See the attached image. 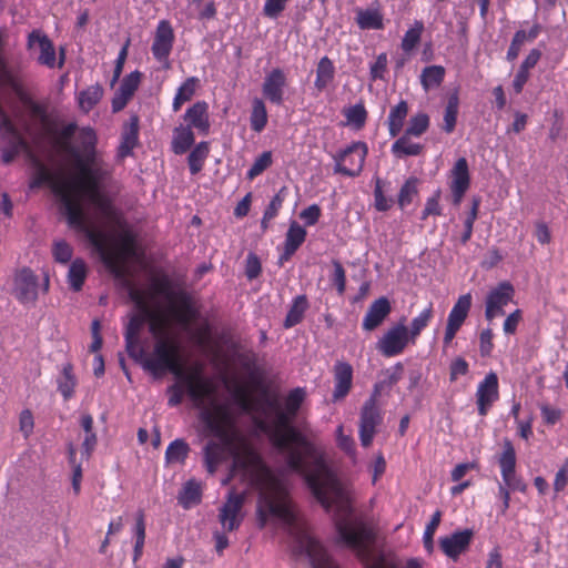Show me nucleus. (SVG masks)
<instances>
[{"instance_id": "1", "label": "nucleus", "mask_w": 568, "mask_h": 568, "mask_svg": "<svg viewBox=\"0 0 568 568\" xmlns=\"http://www.w3.org/2000/svg\"><path fill=\"white\" fill-rule=\"evenodd\" d=\"M262 403V413L267 417L273 416V422H262L260 427L268 435L274 448L284 455L286 467L303 478L312 496L323 508L331 506L333 496L339 506H346L351 483L338 476L315 440L290 425V416L284 413L277 396L265 392Z\"/></svg>"}, {"instance_id": "2", "label": "nucleus", "mask_w": 568, "mask_h": 568, "mask_svg": "<svg viewBox=\"0 0 568 568\" xmlns=\"http://www.w3.org/2000/svg\"><path fill=\"white\" fill-rule=\"evenodd\" d=\"M349 498L346 506H339L333 496L329 507L324 508L333 515L337 539L341 544L356 552L366 568H398L389 562L383 552H377L375 546V532L364 520L355 518V489L351 484ZM405 568H423L416 558L407 561Z\"/></svg>"}, {"instance_id": "3", "label": "nucleus", "mask_w": 568, "mask_h": 568, "mask_svg": "<svg viewBox=\"0 0 568 568\" xmlns=\"http://www.w3.org/2000/svg\"><path fill=\"white\" fill-rule=\"evenodd\" d=\"M131 358L155 377H160L166 372L174 375L179 382L185 384L189 397L197 405H202L205 397L211 394L206 379L200 377L196 385L194 378L184 373L175 349L163 338L156 341L151 356L146 354L143 347H140L135 352V357Z\"/></svg>"}, {"instance_id": "4", "label": "nucleus", "mask_w": 568, "mask_h": 568, "mask_svg": "<svg viewBox=\"0 0 568 568\" xmlns=\"http://www.w3.org/2000/svg\"><path fill=\"white\" fill-rule=\"evenodd\" d=\"M257 527L265 528L268 517H273L285 526L293 528L296 525V515L292 509L285 490L280 487L276 493H262L258 498L257 509Z\"/></svg>"}, {"instance_id": "5", "label": "nucleus", "mask_w": 568, "mask_h": 568, "mask_svg": "<svg viewBox=\"0 0 568 568\" xmlns=\"http://www.w3.org/2000/svg\"><path fill=\"white\" fill-rule=\"evenodd\" d=\"M366 154V143L353 142L334 158L336 161L334 172L352 178L357 176L363 170Z\"/></svg>"}, {"instance_id": "6", "label": "nucleus", "mask_w": 568, "mask_h": 568, "mask_svg": "<svg viewBox=\"0 0 568 568\" xmlns=\"http://www.w3.org/2000/svg\"><path fill=\"white\" fill-rule=\"evenodd\" d=\"M501 477L505 485L511 490L525 493L526 484L516 475V452L509 439L504 440V450L498 458Z\"/></svg>"}, {"instance_id": "7", "label": "nucleus", "mask_w": 568, "mask_h": 568, "mask_svg": "<svg viewBox=\"0 0 568 568\" xmlns=\"http://www.w3.org/2000/svg\"><path fill=\"white\" fill-rule=\"evenodd\" d=\"M405 318L389 328L377 342L376 348L385 356L392 357L400 354L410 339L408 328L404 324Z\"/></svg>"}, {"instance_id": "8", "label": "nucleus", "mask_w": 568, "mask_h": 568, "mask_svg": "<svg viewBox=\"0 0 568 568\" xmlns=\"http://www.w3.org/2000/svg\"><path fill=\"white\" fill-rule=\"evenodd\" d=\"M298 545L301 551L310 559L312 568H339L314 537L303 532L298 538Z\"/></svg>"}, {"instance_id": "9", "label": "nucleus", "mask_w": 568, "mask_h": 568, "mask_svg": "<svg viewBox=\"0 0 568 568\" xmlns=\"http://www.w3.org/2000/svg\"><path fill=\"white\" fill-rule=\"evenodd\" d=\"M514 294V286L507 281L499 283L493 288L486 298V318L491 321L498 315H504L503 307L513 301Z\"/></svg>"}, {"instance_id": "10", "label": "nucleus", "mask_w": 568, "mask_h": 568, "mask_svg": "<svg viewBox=\"0 0 568 568\" xmlns=\"http://www.w3.org/2000/svg\"><path fill=\"white\" fill-rule=\"evenodd\" d=\"M376 404L377 400L369 397L362 407L359 439L364 447L371 446L375 435L376 425L381 422V415Z\"/></svg>"}, {"instance_id": "11", "label": "nucleus", "mask_w": 568, "mask_h": 568, "mask_svg": "<svg viewBox=\"0 0 568 568\" xmlns=\"http://www.w3.org/2000/svg\"><path fill=\"white\" fill-rule=\"evenodd\" d=\"M4 47V31L0 30V87L10 88L14 94L18 97L20 102L29 109L30 105L34 102L32 98L24 91L21 83L13 75L11 70L9 69L6 60L2 57V49Z\"/></svg>"}, {"instance_id": "12", "label": "nucleus", "mask_w": 568, "mask_h": 568, "mask_svg": "<svg viewBox=\"0 0 568 568\" xmlns=\"http://www.w3.org/2000/svg\"><path fill=\"white\" fill-rule=\"evenodd\" d=\"M13 294L23 304L37 300L38 277L30 268L24 267L16 274Z\"/></svg>"}, {"instance_id": "13", "label": "nucleus", "mask_w": 568, "mask_h": 568, "mask_svg": "<svg viewBox=\"0 0 568 568\" xmlns=\"http://www.w3.org/2000/svg\"><path fill=\"white\" fill-rule=\"evenodd\" d=\"M474 537L473 529L457 530L449 536L439 539V546L443 552L450 559L456 560L465 552Z\"/></svg>"}, {"instance_id": "14", "label": "nucleus", "mask_w": 568, "mask_h": 568, "mask_svg": "<svg viewBox=\"0 0 568 568\" xmlns=\"http://www.w3.org/2000/svg\"><path fill=\"white\" fill-rule=\"evenodd\" d=\"M498 377L496 373L490 372L478 385L476 397L478 413L485 416L495 400L498 399Z\"/></svg>"}, {"instance_id": "15", "label": "nucleus", "mask_w": 568, "mask_h": 568, "mask_svg": "<svg viewBox=\"0 0 568 568\" xmlns=\"http://www.w3.org/2000/svg\"><path fill=\"white\" fill-rule=\"evenodd\" d=\"M286 75L282 69L275 68L264 79L262 85L263 95L273 104L281 105L284 101V88Z\"/></svg>"}, {"instance_id": "16", "label": "nucleus", "mask_w": 568, "mask_h": 568, "mask_svg": "<svg viewBox=\"0 0 568 568\" xmlns=\"http://www.w3.org/2000/svg\"><path fill=\"white\" fill-rule=\"evenodd\" d=\"M174 41V32L169 21L159 22L152 43V53L158 61L166 60L171 53Z\"/></svg>"}, {"instance_id": "17", "label": "nucleus", "mask_w": 568, "mask_h": 568, "mask_svg": "<svg viewBox=\"0 0 568 568\" xmlns=\"http://www.w3.org/2000/svg\"><path fill=\"white\" fill-rule=\"evenodd\" d=\"M392 312V305L387 297L381 296L375 300L367 308L362 327L366 332H372L383 324Z\"/></svg>"}, {"instance_id": "18", "label": "nucleus", "mask_w": 568, "mask_h": 568, "mask_svg": "<svg viewBox=\"0 0 568 568\" xmlns=\"http://www.w3.org/2000/svg\"><path fill=\"white\" fill-rule=\"evenodd\" d=\"M28 47L34 52H39L37 58L40 64L53 68L55 64V50L52 41L47 36H41L33 31L29 34Z\"/></svg>"}, {"instance_id": "19", "label": "nucleus", "mask_w": 568, "mask_h": 568, "mask_svg": "<svg viewBox=\"0 0 568 568\" xmlns=\"http://www.w3.org/2000/svg\"><path fill=\"white\" fill-rule=\"evenodd\" d=\"M149 313L144 308L139 314H132L129 323L125 327L124 338H125V349L130 357H135V352L141 347L140 346V332L148 321Z\"/></svg>"}, {"instance_id": "20", "label": "nucleus", "mask_w": 568, "mask_h": 568, "mask_svg": "<svg viewBox=\"0 0 568 568\" xmlns=\"http://www.w3.org/2000/svg\"><path fill=\"white\" fill-rule=\"evenodd\" d=\"M244 503L243 495L231 493L227 500L220 509V521L227 531L239 528L240 519L236 517Z\"/></svg>"}, {"instance_id": "21", "label": "nucleus", "mask_w": 568, "mask_h": 568, "mask_svg": "<svg viewBox=\"0 0 568 568\" xmlns=\"http://www.w3.org/2000/svg\"><path fill=\"white\" fill-rule=\"evenodd\" d=\"M207 103L205 101H197L184 113V121L187 122L185 126L191 130L195 128L202 134L206 135L210 131V121L207 114Z\"/></svg>"}, {"instance_id": "22", "label": "nucleus", "mask_w": 568, "mask_h": 568, "mask_svg": "<svg viewBox=\"0 0 568 568\" xmlns=\"http://www.w3.org/2000/svg\"><path fill=\"white\" fill-rule=\"evenodd\" d=\"M334 381L333 399L336 402L344 398L351 390L353 382L352 365L346 362H337L334 366Z\"/></svg>"}, {"instance_id": "23", "label": "nucleus", "mask_w": 568, "mask_h": 568, "mask_svg": "<svg viewBox=\"0 0 568 568\" xmlns=\"http://www.w3.org/2000/svg\"><path fill=\"white\" fill-rule=\"evenodd\" d=\"M404 373V366L402 363L395 364L392 368H387L381 372L384 376L383 379L378 381L373 388L371 394V398L377 400V397L386 389H390L395 384H397Z\"/></svg>"}, {"instance_id": "24", "label": "nucleus", "mask_w": 568, "mask_h": 568, "mask_svg": "<svg viewBox=\"0 0 568 568\" xmlns=\"http://www.w3.org/2000/svg\"><path fill=\"white\" fill-rule=\"evenodd\" d=\"M81 173L87 178L85 193L87 195L101 192L102 183L109 176V171L88 164L81 165Z\"/></svg>"}, {"instance_id": "25", "label": "nucleus", "mask_w": 568, "mask_h": 568, "mask_svg": "<svg viewBox=\"0 0 568 568\" xmlns=\"http://www.w3.org/2000/svg\"><path fill=\"white\" fill-rule=\"evenodd\" d=\"M541 57V52L537 49H532L525 60L521 62L519 70L517 71L513 81V87L516 93H520L525 83L529 77V70L535 68Z\"/></svg>"}, {"instance_id": "26", "label": "nucleus", "mask_w": 568, "mask_h": 568, "mask_svg": "<svg viewBox=\"0 0 568 568\" xmlns=\"http://www.w3.org/2000/svg\"><path fill=\"white\" fill-rule=\"evenodd\" d=\"M470 306L471 295H460L448 315L447 325L460 328L467 318Z\"/></svg>"}, {"instance_id": "27", "label": "nucleus", "mask_w": 568, "mask_h": 568, "mask_svg": "<svg viewBox=\"0 0 568 568\" xmlns=\"http://www.w3.org/2000/svg\"><path fill=\"white\" fill-rule=\"evenodd\" d=\"M407 114L408 104L405 100L399 101L398 104L392 108L387 119L388 131L390 136L395 138L400 133Z\"/></svg>"}, {"instance_id": "28", "label": "nucleus", "mask_w": 568, "mask_h": 568, "mask_svg": "<svg viewBox=\"0 0 568 568\" xmlns=\"http://www.w3.org/2000/svg\"><path fill=\"white\" fill-rule=\"evenodd\" d=\"M194 143V133L189 126L180 125L174 129L172 151L175 154H184Z\"/></svg>"}, {"instance_id": "29", "label": "nucleus", "mask_w": 568, "mask_h": 568, "mask_svg": "<svg viewBox=\"0 0 568 568\" xmlns=\"http://www.w3.org/2000/svg\"><path fill=\"white\" fill-rule=\"evenodd\" d=\"M202 490L200 484L194 479H190L184 484L178 499L183 508L189 509L191 506L200 504Z\"/></svg>"}, {"instance_id": "30", "label": "nucleus", "mask_w": 568, "mask_h": 568, "mask_svg": "<svg viewBox=\"0 0 568 568\" xmlns=\"http://www.w3.org/2000/svg\"><path fill=\"white\" fill-rule=\"evenodd\" d=\"M424 146L419 143H410V136L402 135L392 145V153L403 159L405 156H417L423 152Z\"/></svg>"}, {"instance_id": "31", "label": "nucleus", "mask_w": 568, "mask_h": 568, "mask_svg": "<svg viewBox=\"0 0 568 568\" xmlns=\"http://www.w3.org/2000/svg\"><path fill=\"white\" fill-rule=\"evenodd\" d=\"M307 306L308 302L305 295L296 296L284 320V327L291 328L301 323Z\"/></svg>"}, {"instance_id": "32", "label": "nucleus", "mask_w": 568, "mask_h": 568, "mask_svg": "<svg viewBox=\"0 0 568 568\" xmlns=\"http://www.w3.org/2000/svg\"><path fill=\"white\" fill-rule=\"evenodd\" d=\"M102 97V85L99 83L91 85L79 93V106L82 111L89 112L100 102Z\"/></svg>"}, {"instance_id": "33", "label": "nucleus", "mask_w": 568, "mask_h": 568, "mask_svg": "<svg viewBox=\"0 0 568 568\" xmlns=\"http://www.w3.org/2000/svg\"><path fill=\"white\" fill-rule=\"evenodd\" d=\"M356 23L362 30H379L383 29V17L377 10L366 9L358 10Z\"/></svg>"}, {"instance_id": "34", "label": "nucleus", "mask_w": 568, "mask_h": 568, "mask_svg": "<svg viewBox=\"0 0 568 568\" xmlns=\"http://www.w3.org/2000/svg\"><path fill=\"white\" fill-rule=\"evenodd\" d=\"M87 274V265L82 260L77 258L71 263L68 272V282L72 291L79 292L82 290Z\"/></svg>"}, {"instance_id": "35", "label": "nucleus", "mask_w": 568, "mask_h": 568, "mask_svg": "<svg viewBox=\"0 0 568 568\" xmlns=\"http://www.w3.org/2000/svg\"><path fill=\"white\" fill-rule=\"evenodd\" d=\"M200 83V80L196 77L187 78L181 87L178 89V92L173 100V111H179L184 102H187L192 99L195 93V90Z\"/></svg>"}, {"instance_id": "36", "label": "nucleus", "mask_w": 568, "mask_h": 568, "mask_svg": "<svg viewBox=\"0 0 568 568\" xmlns=\"http://www.w3.org/2000/svg\"><path fill=\"white\" fill-rule=\"evenodd\" d=\"M335 69L328 57H323L316 68L315 88L323 91L327 84L334 79Z\"/></svg>"}, {"instance_id": "37", "label": "nucleus", "mask_w": 568, "mask_h": 568, "mask_svg": "<svg viewBox=\"0 0 568 568\" xmlns=\"http://www.w3.org/2000/svg\"><path fill=\"white\" fill-rule=\"evenodd\" d=\"M458 106H459V97H458V92L455 91L454 93H452L448 97V101L445 106L443 130L446 133H452L456 128Z\"/></svg>"}, {"instance_id": "38", "label": "nucleus", "mask_w": 568, "mask_h": 568, "mask_svg": "<svg viewBox=\"0 0 568 568\" xmlns=\"http://www.w3.org/2000/svg\"><path fill=\"white\" fill-rule=\"evenodd\" d=\"M445 77V68L442 65H428L423 69L420 83L425 91L430 88L439 87Z\"/></svg>"}, {"instance_id": "39", "label": "nucleus", "mask_w": 568, "mask_h": 568, "mask_svg": "<svg viewBox=\"0 0 568 568\" xmlns=\"http://www.w3.org/2000/svg\"><path fill=\"white\" fill-rule=\"evenodd\" d=\"M72 369L73 367L70 363L65 364L62 368L61 376L57 381L58 389L65 400L73 396L74 387L77 385V378L73 375Z\"/></svg>"}, {"instance_id": "40", "label": "nucleus", "mask_w": 568, "mask_h": 568, "mask_svg": "<svg viewBox=\"0 0 568 568\" xmlns=\"http://www.w3.org/2000/svg\"><path fill=\"white\" fill-rule=\"evenodd\" d=\"M189 452V444L184 439L178 438L168 446L165 452V462L166 464H182L187 458Z\"/></svg>"}, {"instance_id": "41", "label": "nucleus", "mask_w": 568, "mask_h": 568, "mask_svg": "<svg viewBox=\"0 0 568 568\" xmlns=\"http://www.w3.org/2000/svg\"><path fill=\"white\" fill-rule=\"evenodd\" d=\"M210 152L209 143L203 141L200 142L189 154L187 164L190 168L191 174H197L203 166L205 159L207 158Z\"/></svg>"}, {"instance_id": "42", "label": "nucleus", "mask_w": 568, "mask_h": 568, "mask_svg": "<svg viewBox=\"0 0 568 568\" xmlns=\"http://www.w3.org/2000/svg\"><path fill=\"white\" fill-rule=\"evenodd\" d=\"M139 119L138 116L131 118V125L128 131L124 132L122 136V142L119 148V154L121 156H126L131 153L132 149L135 146L138 142V132H139Z\"/></svg>"}, {"instance_id": "43", "label": "nucleus", "mask_w": 568, "mask_h": 568, "mask_svg": "<svg viewBox=\"0 0 568 568\" xmlns=\"http://www.w3.org/2000/svg\"><path fill=\"white\" fill-rule=\"evenodd\" d=\"M251 129L261 132L267 123V112L264 102L261 99H254L251 112Z\"/></svg>"}, {"instance_id": "44", "label": "nucleus", "mask_w": 568, "mask_h": 568, "mask_svg": "<svg viewBox=\"0 0 568 568\" xmlns=\"http://www.w3.org/2000/svg\"><path fill=\"white\" fill-rule=\"evenodd\" d=\"M222 459V449L221 446L211 440L204 446V464L206 470L210 474H214L216 471L217 465Z\"/></svg>"}, {"instance_id": "45", "label": "nucleus", "mask_w": 568, "mask_h": 568, "mask_svg": "<svg viewBox=\"0 0 568 568\" xmlns=\"http://www.w3.org/2000/svg\"><path fill=\"white\" fill-rule=\"evenodd\" d=\"M134 535H135V544H134V549H133V561H138V559L142 555L144 540H145V521H144V511L142 509H140L136 514Z\"/></svg>"}, {"instance_id": "46", "label": "nucleus", "mask_w": 568, "mask_h": 568, "mask_svg": "<svg viewBox=\"0 0 568 568\" xmlns=\"http://www.w3.org/2000/svg\"><path fill=\"white\" fill-rule=\"evenodd\" d=\"M469 182L470 180L467 160L465 158H460L456 161L453 169V182L450 186L468 189Z\"/></svg>"}, {"instance_id": "47", "label": "nucleus", "mask_w": 568, "mask_h": 568, "mask_svg": "<svg viewBox=\"0 0 568 568\" xmlns=\"http://www.w3.org/2000/svg\"><path fill=\"white\" fill-rule=\"evenodd\" d=\"M428 126L429 116L424 112H419L409 119L404 135L418 138L427 131Z\"/></svg>"}, {"instance_id": "48", "label": "nucleus", "mask_w": 568, "mask_h": 568, "mask_svg": "<svg viewBox=\"0 0 568 568\" xmlns=\"http://www.w3.org/2000/svg\"><path fill=\"white\" fill-rule=\"evenodd\" d=\"M304 398L305 390L301 387H296L288 393L284 413H287L290 416V425H292V419L296 416L302 403L304 402Z\"/></svg>"}, {"instance_id": "49", "label": "nucleus", "mask_w": 568, "mask_h": 568, "mask_svg": "<svg viewBox=\"0 0 568 568\" xmlns=\"http://www.w3.org/2000/svg\"><path fill=\"white\" fill-rule=\"evenodd\" d=\"M423 30H424L423 22L422 21H415L414 27L408 29L405 32L404 38L402 40V49L405 52H410L413 49L416 48V45L420 41V36L423 33Z\"/></svg>"}, {"instance_id": "50", "label": "nucleus", "mask_w": 568, "mask_h": 568, "mask_svg": "<svg viewBox=\"0 0 568 568\" xmlns=\"http://www.w3.org/2000/svg\"><path fill=\"white\" fill-rule=\"evenodd\" d=\"M417 184L418 179L415 176H410L402 185L398 194V204L400 207H405L406 205L412 203L413 197L418 193Z\"/></svg>"}, {"instance_id": "51", "label": "nucleus", "mask_w": 568, "mask_h": 568, "mask_svg": "<svg viewBox=\"0 0 568 568\" xmlns=\"http://www.w3.org/2000/svg\"><path fill=\"white\" fill-rule=\"evenodd\" d=\"M306 231L296 221H292L286 233L285 244L298 250L304 243Z\"/></svg>"}, {"instance_id": "52", "label": "nucleus", "mask_w": 568, "mask_h": 568, "mask_svg": "<svg viewBox=\"0 0 568 568\" xmlns=\"http://www.w3.org/2000/svg\"><path fill=\"white\" fill-rule=\"evenodd\" d=\"M433 315L432 304L424 310L417 317L412 321L410 328L408 329V335L412 341H414L420 332L427 326L429 320Z\"/></svg>"}, {"instance_id": "53", "label": "nucleus", "mask_w": 568, "mask_h": 568, "mask_svg": "<svg viewBox=\"0 0 568 568\" xmlns=\"http://www.w3.org/2000/svg\"><path fill=\"white\" fill-rule=\"evenodd\" d=\"M442 513L439 510H436L428 525L426 526V529L424 531L423 541L424 547L428 552H432L434 549V535L437 529V527L440 524Z\"/></svg>"}, {"instance_id": "54", "label": "nucleus", "mask_w": 568, "mask_h": 568, "mask_svg": "<svg viewBox=\"0 0 568 568\" xmlns=\"http://www.w3.org/2000/svg\"><path fill=\"white\" fill-rule=\"evenodd\" d=\"M272 164V153L270 151L263 152L258 158L255 159L253 165L247 171V179L253 180L254 178L262 174Z\"/></svg>"}, {"instance_id": "55", "label": "nucleus", "mask_w": 568, "mask_h": 568, "mask_svg": "<svg viewBox=\"0 0 568 568\" xmlns=\"http://www.w3.org/2000/svg\"><path fill=\"white\" fill-rule=\"evenodd\" d=\"M345 116L349 123L355 125V128L361 129L365 124L367 112L364 105L358 103L348 108L345 112Z\"/></svg>"}, {"instance_id": "56", "label": "nucleus", "mask_w": 568, "mask_h": 568, "mask_svg": "<svg viewBox=\"0 0 568 568\" xmlns=\"http://www.w3.org/2000/svg\"><path fill=\"white\" fill-rule=\"evenodd\" d=\"M287 195L288 189L286 186H282L278 190V192L272 197L271 202L268 203L267 207L264 211L266 213L267 219H274L277 215Z\"/></svg>"}, {"instance_id": "57", "label": "nucleus", "mask_w": 568, "mask_h": 568, "mask_svg": "<svg viewBox=\"0 0 568 568\" xmlns=\"http://www.w3.org/2000/svg\"><path fill=\"white\" fill-rule=\"evenodd\" d=\"M332 265L334 267V272L331 276V281L335 285L337 292L343 294L346 287L345 270L338 260H333Z\"/></svg>"}, {"instance_id": "58", "label": "nucleus", "mask_w": 568, "mask_h": 568, "mask_svg": "<svg viewBox=\"0 0 568 568\" xmlns=\"http://www.w3.org/2000/svg\"><path fill=\"white\" fill-rule=\"evenodd\" d=\"M526 40H527V34H526L525 30H518L514 34V38H513L511 43L507 51V60L508 61H514L517 59V57L520 52V47L523 45V43Z\"/></svg>"}, {"instance_id": "59", "label": "nucleus", "mask_w": 568, "mask_h": 568, "mask_svg": "<svg viewBox=\"0 0 568 568\" xmlns=\"http://www.w3.org/2000/svg\"><path fill=\"white\" fill-rule=\"evenodd\" d=\"M53 256L59 263H68L72 257V247L65 241L55 242L53 245Z\"/></svg>"}, {"instance_id": "60", "label": "nucleus", "mask_w": 568, "mask_h": 568, "mask_svg": "<svg viewBox=\"0 0 568 568\" xmlns=\"http://www.w3.org/2000/svg\"><path fill=\"white\" fill-rule=\"evenodd\" d=\"M262 265L258 256L255 253H248L246 257L245 275L248 280H254L260 276Z\"/></svg>"}, {"instance_id": "61", "label": "nucleus", "mask_w": 568, "mask_h": 568, "mask_svg": "<svg viewBox=\"0 0 568 568\" xmlns=\"http://www.w3.org/2000/svg\"><path fill=\"white\" fill-rule=\"evenodd\" d=\"M440 190H436L434 195L429 197L426 202L425 209L422 213L420 219L426 220L429 215H440L442 209L439 205Z\"/></svg>"}, {"instance_id": "62", "label": "nucleus", "mask_w": 568, "mask_h": 568, "mask_svg": "<svg viewBox=\"0 0 568 568\" xmlns=\"http://www.w3.org/2000/svg\"><path fill=\"white\" fill-rule=\"evenodd\" d=\"M236 359L245 372L253 373L255 371L257 356L253 351L237 353Z\"/></svg>"}, {"instance_id": "63", "label": "nucleus", "mask_w": 568, "mask_h": 568, "mask_svg": "<svg viewBox=\"0 0 568 568\" xmlns=\"http://www.w3.org/2000/svg\"><path fill=\"white\" fill-rule=\"evenodd\" d=\"M90 202L104 215H111L112 204L111 201L101 194V192L92 193L88 195Z\"/></svg>"}, {"instance_id": "64", "label": "nucleus", "mask_w": 568, "mask_h": 568, "mask_svg": "<svg viewBox=\"0 0 568 568\" xmlns=\"http://www.w3.org/2000/svg\"><path fill=\"white\" fill-rule=\"evenodd\" d=\"M80 141L84 152L94 153L97 135L92 128H83L80 132Z\"/></svg>"}]
</instances>
